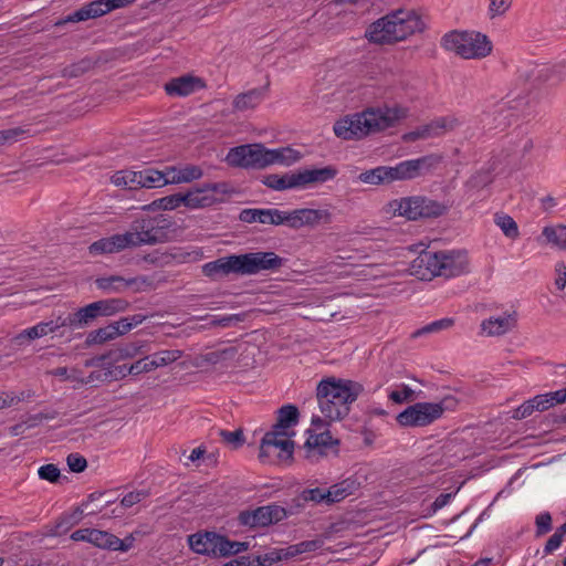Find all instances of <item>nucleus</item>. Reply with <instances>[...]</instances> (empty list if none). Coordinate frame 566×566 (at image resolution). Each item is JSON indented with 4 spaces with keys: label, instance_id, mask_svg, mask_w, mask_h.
<instances>
[{
    "label": "nucleus",
    "instance_id": "f257e3e1",
    "mask_svg": "<svg viewBox=\"0 0 566 566\" xmlns=\"http://www.w3.org/2000/svg\"><path fill=\"white\" fill-rule=\"evenodd\" d=\"M406 116L407 109L400 106L370 108L337 120L334 125V133L344 140L357 139L370 133L392 127Z\"/></svg>",
    "mask_w": 566,
    "mask_h": 566
},
{
    "label": "nucleus",
    "instance_id": "f03ea898",
    "mask_svg": "<svg viewBox=\"0 0 566 566\" xmlns=\"http://www.w3.org/2000/svg\"><path fill=\"white\" fill-rule=\"evenodd\" d=\"M363 390V386L353 380L334 377L321 380L316 388V398L322 415L329 421L344 419Z\"/></svg>",
    "mask_w": 566,
    "mask_h": 566
},
{
    "label": "nucleus",
    "instance_id": "7ed1b4c3",
    "mask_svg": "<svg viewBox=\"0 0 566 566\" xmlns=\"http://www.w3.org/2000/svg\"><path fill=\"white\" fill-rule=\"evenodd\" d=\"M426 28L420 14L413 9H398L373 22L366 33L376 44H394L406 40Z\"/></svg>",
    "mask_w": 566,
    "mask_h": 566
},
{
    "label": "nucleus",
    "instance_id": "20e7f679",
    "mask_svg": "<svg viewBox=\"0 0 566 566\" xmlns=\"http://www.w3.org/2000/svg\"><path fill=\"white\" fill-rule=\"evenodd\" d=\"M411 274L423 281L446 279L469 272L468 253L463 250L422 251L410 264Z\"/></svg>",
    "mask_w": 566,
    "mask_h": 566
},
{
    "label": "nucleus",
    "instance_id": "39448f33",
    "mask_svg": "<svg viewBox=\"0 0 566 566\" xmlns=\"http://www.w3.org/2000/svg\"><path fill=\"white\" fill-rule=\"evenodd\" d=\"M441 46L465 60L484 59L493 50L489 36L476 31H450L441 38Z\"/></svg>",
    "mask_w": 566,
    "mask_h": 566
},
{
    "label": "nucleus",
    "instance_id": "423d86ee",
    "mask_svg": "<svg viewBox=\"0 0 566 566\" xmlns=\"http://www.w3.org/2000/svg\"><path fill=\"white\" fill-rule=\"evenodd\" d=\"M336 175L337 169L335 167L326 166L323 168L304 169L293 174H271L264 176L262 182L273 190L282 191L324 184L335 178Z\"/></svg>",
    "mask_w": 566,
    "mask_h": 566
},
{
    "label": "nucleus",
    "instance_id": "0eeeda50",
    "mask_svg": "<svg viewBox=\"0 0 566 566\" xmlns=\"http://www.w3.org/2000/svg\"><path fill=\"white\" fill-rule=\"evenodd\" d=\"M395 212L409 220L437 218L447 211L444 205L421 196L402 198L399 201H395Z\"/></svg>",
    "mask_w": 566,
    "mask_h": 566
},
{
    "label": "nucleus",
    "instance_id": "6e6552de",
    "mask_svg": "<svg viewBox=\"0 0 566 566\" xmlns=\"http://www.w3.org/2000/svg\"><path fill=\"white\" fill-rule=\"evenodd\" d=\"M266 148L262 144H247L229 150L226 160L231 167L263 169L268 167Z\"/></svg>",
    "mask_w": 566,
    "mask_h": 566
},
{
    "label": "nucleus",
    "instance_id": "1a4fd4ad",
    "mask_svg": "<svg viewBox=\"0 0 566 566\" xmlns=\"http://www.w3.org/2000/svg\"><path fill=\"white\" fill-rule=\"evenodd\" d=\"M444 411L442 403L417 402L396 417L401 427H426L439 419Z\"/></svg>",
    "mask_w": 566,
    "mask_h": 566
},
{
    "label": "nucleus",
    "instance_id": "9d476101",
    "mask_svg": "<svg viewBox=\"0 0 566 566\" xmlns=\"http://www.w3.org/2000/svg\"><path fill=\"white\" fill-rule=\"evenodd\" d=\"M239 275H254L274 271L283 265V259L274 252H251L238 255Z\"/></svg>",
    "mask_w": 566,
    "mask_h": 566
},
{
    "label": "nucleus",
    "instance_id": "9b49d317",
    "mask_svg": "<svg viewBox=\"0 0 566 566\" xmlns=\"http://www.w3.org/2000/svg\"><path fill=\"white\" fill-rule=\"evenodd\" d=\"M294 442L289 433L282 430L266 432L261 441L259 458L261 461H271L272 455L280 459H290L293 454Z\"/></svg>",
    "mask_w": 566,
    "mask_h": 566
},
{
    "label": "nucleus",
    "instance_id": "f8f14e48",
    "mask_svg": "<svg viewBox=\"0 0 566 566\" xmlns=\"http://www.w3.org/2000/svg\"><path fill=\"white\" fill-rule=\"evenodd\" d=\"M287 517L284 507L277 504L259 506L254 510H245L239 513L238 521L240 525L249 527H265L281 522Z\"/></svg>",
    "mask_w": 566,
    "mask_h": 566
},
{
    "label": "nucleus",
    "instance_id": "ddd939ff",
    "mask_svg": "<svg viewBox=\"0 0 566 566\" xmlns=\"http://www.w3.org/2000/svg\"><path fill=\"white\" fill-rule=\"evenodd\" d=\"M96 287L105 293H122L126 290L142 292L151 287L147 276L124 277L120 275L102 276L95 280Z\"/></svg>",
    "mask_w": 566,
    "mask_h": 566
},
{
    "label": "nucleus",
    "instance_id": "4468645a",
    "mask_svg": "<svg viewBox=\"0 0 566 566\" xmlns=\"http://www.w3.org/2000/svg\"><path fill=\"white\" fill-rule=\"evenodd\" d=\"M227 192V185L223 182L209 184L202 188H195L184 193L185 207L189 209H203L219 202L217 195Z\"/></svg>",
    "mask_w": 566,
    "mask_h": 566
},
{
    "label": "nucleus",
    "instance_id": "2eb2a0df",
    "mask_svg": "<svg viewBox=\"0 0 566 566\" xmlns=\"http://www.w3.org/2000/svg\"><path fill=\"white\" fill-rule=\"evenodd\" d=\"M548 77L549 69L546 66L526 64L518 67L516 83L521 85V93H518L517 96L528 94L534 88L548 81Z\"/></svg>",
    "mask_w": 566,
    "mask_h": 566
},
{
    "label": "nucleus",
    "instance_id": "dca6fc26",
    "mask_svg": "<svg viewBox=\"0 0 566 566\" xmlns=\"http://www.w3.org/2000/svg\"><path fill=\"white\" fill-rule=\"evenodd\" d=\"M339 440L333 438L329 430L317 433H311L305 442L306 458H318L327 455L329 451L337 453Z\"/></svg>",
    "mask_w": 566,
    "mask_h": 566
},
{
    "label": "nucleus",
    "instance_id": "f3484780",
    "mask_svg": "<svg viewBox=\"0 0 566 566\" xmlns=\"http://www.w3.org/2000/svg\"><path fill=\"white\" fill-rule=\"evenodd\" d=\"M206 87V83L201 77L190 74L174 77L168 81L164 88L168 96L185 97L199 90Z\"/></svg>",
    "mask_w": 566,
    "mask_h": 566
},
{
    "label": "nucleus",
    "instance_id": "a211bd4d",
    "mask_svg": "<svg viewBox=\"0 0 566 566\" xmlns=\"http://www.w3.org/2000/svg\"><path fill=\"white\" fill-rule=\"evenodd\" d=\"M130 239L127 237V233H116L111 237L102 238L97 241H94L88 247V252L91 255H102V254H113L119 253L126 249L132 248Z\"/></svg>",
    "mask_w": 566,
    "mask_h": 566
},
{
    "label": "nucleus",
    "instance_id": "6ab92c4d",
    "mask_svg": "<svg viewBox=\"0 0 566 566\" xmlns=\"http://www.w3.org/2000/svg\"><path fill=\"white\" fill-rule=\"evenodd\" d=\"M238 255L219 258L202 265V273L211 280H220L231 273L239 274Z\"/></svg>",
    "mask_w": 566,
    "mask_h": 566
},
{
    "label": "nucleus",
    "instance_id": "aec40b11",
    "mask_svg": "<svg viewBox=\"0 0 566 566\" xmlns=\"http://www.w3.org/2000/svg\"><path fill=\"white\" fill-rule=\"evenodd\" d=\"M220 536L214 532L196 533L188 536V543L197 554L218 556Z\"/></svg>",
    "mask_w": 566,
    "mask_h": 566
},
{
    "label": "nucleus",
    "instance_id": "412c9836",
    "mask_svg": "<svg viewBox=\"0 0 566 566\" xmlns=\"http://www.w3.org/2000/svg\"><path fill=\"white\" fill-rule=\"evenodd\" d=\"M462 122L454 115L441 116L432 119L431 122L421 125L422 136L424 139L442 136L448 132L458 128Z\"/></svg>",
    "mask_w": 566,
    "mask_h": 566
},
{
    "label": "nucleus",
    "instance_id": "4be33fe9",
    "mask_svg": "<svg viewBox=\"0 0 566 566\" xmlns=\"http://www.w3.org/2000/svg\"><path fill=\"white\" fill-rule=\"evenodd\" d=\"M171 227L172 222L168 218L161 214L151 217L149 231L144 240L145 244L154 245L166 242L169 239Z\"/></svg>",
    "mask_w": 566,
    "mask_h": 566
},
{
    "label": "nucleus",
    "instance_id": "5701e85b",
    "mask_svg": "<svg viewBox=\"0 0 566 566\" xmlns=\"http://www.w3.org/2000/svg\"><path fill=\"white\" fill-rule=\"evenodd\" d=\"M269 84L238 94L232 102L233 109L245 112L258 107L266 96Z\"/></svg>",
    "mask_w": 566,
    "mask_h": 566
},
{
    "label": "nucleus",
    "instance_id": "b1692460",
    "mask_svg": "<svg viewBox=\"0 0 566 566\" xmlns=\"http://www.w3.org/2000/svg\"><path fill=\"white\" fill-rule=\"evenodd\" d=\"M113 10L114 9L112 7V3H109V0H95L76 10L73 14L69 17V21H85L88 19L102 17Z\"/></svg>",
    "mask_w": 566,
    "mask_h": 566
},
{
    "label": "nucleus",
    "instance_id": "393cba45",
    "mask_svg": "<svg viewBox=\"0 0 566 566\" xmlns=\"http://www.w3.org/2000/svg\"><path fill=\"white\" fill-rule=\"evenodd\" d=\"M516 318L513 314H504L499 317H490L482 322L481 327L490 336H499L513 329Z\"/></svg>",
    "mask_w": 566,
    "mask_h": 566
},
{
    "label": "nucleus",
    "instance_id": "a878e982",
    "mask_svg": "<svg viewBox=\"0 0 566 566\" xmlns=\"http://www.w3.org/2000/svg\"><path fill=\"white\" fill-rule=\"evenodd\" d=\"M99 317L95 302L78 308L76 312L67 315L69 327L78 329L88 326Z\"/></svg>",
    "mask_w": 566,
    "mask_h": 566
},
{
    "label": "nucleus",
    "instance_id": "bb28decb",
    "mask_svg": "<svg viewBox=\"0 0 566 566\" xmlns=\"http://www.w3.org/2000/svg\"><path fill=\"white\" fill-rule=\"evenodd\" d=\"M166 175L168 184L190 182L201 178L202 170L196 165H186L184 167H167Z\"/></svg>",
    "mask_w": 566,
    "mask_h": 566
},
{
    "label": "nucleus",
    "instance_id": "cd10ccee",
    "mask_svg": "<svg viewBox=\"0 0 566 566\" xmlns=\"http://www.w3.org/2000/svg\"><path fill=\"white\" fill-rule=\"evenodd\" d=\"M166 169L164 171L146 168L137 171L138 189L139 188H160L168 185Z\"/></svg>",
    "mask_w": 566,
    "mask_h": 566
},
{
    "label": "nucleus",
    "instance_id": "c85d7f7f",
    "mask_svg": "<svg viewBox=\"0 0 566 566\" xmlns=\"http://www.w3.org/2000/svg\"><path fill=\"white\" fill-rule=\"evenodd\" d=\"M151 217H142L135 219L130 223V228L128 231H126L127 237L130 239V245L132 248H137L142 245H146L144 240L147 237V233L149 231Z\"/></svg>",
    "mask_w": 566,
    "mask_h": 566
},
{
    "label": "nucleus",
    "instance_id": "c756f323",
    "mask_svg": "<svg viewBox=\"0 0 566 566\" xmlns=\"http://www.w3.org/2000/svg\"><path fill=\"white\" fill-rule=\"evenodd\" d=\"M83 511L76 507L71 514L61 515L55 524L48 531L49 536H61L66 534L73 526L80 523Z\"/></svg>",
    "mask_w": 566,
    "mask_h": 566
},
{
    "label": "nucleus",
    "instance_id": "7c9ffc66",
    "mask_svg": "<svg viewBox=\"0 0 566 566\" xmlns=\"http://www.w3.org/2000/svg\"><path fill=\"white\" fill-rule=\"evenodd\" d=\"M266 158H268V166L280 164L290 166L301 158L300 151L291 148V147H283L277 149H268L266 148Z\"/></svg>",
    "mask_w": 566,
    "mask_h": 566
},
{
    "label": "nucleus",
    "instance_id": "2f4dec72",
    "mask_svg": "<svg viewBox=\"0 0 566 566\" xmlns=\"http://www.w3.org/2000/svg\"><path fill=\"white\" fill-rule=\"evenodd\" d=\"M238 350L235 347H224L219 348L217 350L208 352L201 355V360L211 364V365H220L222 367H228L231 361L234 360Z\"/></svg>",
    "mask_w": 566,
    "mask_h": 566
},
{
    "label": "nucleus",
    "instance_id": "473e14b6",
    "mask_svg": "<svg viewBox=\"0 0 566 566\" xmlns=\"http://www.w3.org/2000/svg\"><path fill=\"white\" fill-rule=\"evenodd\" d=\"M442 161V156L430 154L417 159H409L415 178L434 169Z\"/></svg>",
    "mask_w": 566,
    "mask_h": 566
},
{
    "label": "nucleus",
    "instance_id": "72a5a7b5",
    "mask_svg": "<svg viewBox=\"0 0 566 566\" xmlns=\"http://www.w3.org/2000/svg\"><path fill=\"white\" fill-rule=\"evenodd\" d=\"M298 410L293 405H286L279 409L277 420L273 430L286 431V429L295 426L298 422Z\"/></svg>",
    "mask_w": 566,
    "mask_h": 566
},
{
    "label": "nucleus",
    "instance_id": "f704fd0d",
    "mask_svg": "<svg viewBox=\"0 0 566 566\" xmlns=\"http://www.w3.org/2000/svg\"><path fill=\"white\" fill-rule=\"evenodd\" d=\"M95 304L97 305L99 316H112L125 312L129 306L128 301L119 297L99 300L96 301Z\"/></svg>",
    "mask_w": 566,
    "mask_h": 566
},
{
    "label": "nucleus",
    "instance_id": "c9c22d12",
    "mask_svg": "<svg viewBox=\"0 0 566 566\" xmlns=\"http://www.w3.org/2000/svg\"><path fill=\"white\" fill-rule=\"evenodd\" d=\"M304 224L316 227L318 224H329L333 220L332 213L326 209L303 208Z\"/></svg>",
    "mask_w": 566,
    "mask_h": 566
},
{
    "label": "nucleus",
    "instance_id": "e433bc0d",
    "mask_svg": "<svg viewBox=\"0 0 566 566\" xmlns=\"http://www.w3.org/2000/svg\"><path fill=\"white\" fill-rule=\"evenodd\" d=\"M388 185L394 181L415 179L409 160H403L396 166H386Z\"/></svg>",
    "mask_w": 566,
    "mask_h": 566
},
{
    "label": "nucleus",
    "instance_id": "4c0bfd02",
    "mask_svg": "<svg viewBox=\"0 0 566 566\" xmlns=\"http://www.w3.org/2000/svg\"><path fill=\"white\" fill-rule=\"evenodd\" d=\"M353 482L348 480L342 481L340 483H336L326 490V505H332L334 503L340 502L348 495L353 493L352 489Z\"/></svg>",
    "mask_w": 566,
    "mask_h": 566
},
{
    "label": "nucleus",
    "instance_id": "58836bf2",
    "mask_svg": "<svg viewBox=\"0 0 566 566\" xmlns=\"http://www.w3.org/2000/svg\"><path fill=\"white\" fill-rule=\"evenodd\" d=\"M91 537L88 538V543L94 545L97 548L105 549V551H113L115 547V535L107 532L102 531L97 528H92V532H90Z\"/></svg>",
    "mask_w": 566,
    "mask_h": 566
},
{
    "label": "nucleus",
    "instance_id": "ea45409f",
    "mask_svg": "<svg viewBox=\"0 0 566 566\" xmlns=\"http://www.w3.org/2000/svg\"><path fill=\"white\" fill-rule=\"evenodd\" d=\"M542 234L546 238L547 242L560 250H566V226L545 227Z\"/></svg>",
    "mask_w": 566,
    "mask_h": 566
},
{
    "label": "nucleus",
    "instance_id": "a19ab883",
    "mask_svg": "<svg viewBox=\"0 0 566 566\" xmlns=\"http://www.w3.org/2000/svg\"><path fill=\"white\" fill-rule=\"evenodd\" d=\"M358 180L374 186L388 185L386 166L365 170L358 175Z\"/></svg>",
    "mask_w": 566,
    "mask_h": 566
},
{
    "label": "nucleus",
    "instance_id": "79ce46f5",
    "mask_svg": "<svg viewBox=\"0 0 566 566\" xmlns=\"http://www.w3.org/2000/svg\"><path fill=\"white\" fill-rule=\"evenodd\" d=\"M297 506H304L307 502L315 504H326V489L315 488L303 490L297 497L294 499Z\"/></svg>",
    "mask_w": 566,
    "mask_h": 566
},
{
    "label": "nucleus",
    "instance_id": "37998d69",
    "mask_svg": "<svg viewBox=\"0 0 566 566\" xmlns=\"http://www.w3.org/2000/svg\"><path fill=\"white\" fill-rule=\"evenodd\" d=\"M153 365V369L167 366L182 357L179 349H165L148 356Z\"/></svg>",
    "mask_w": 566,
    "mask_h": 566
},
{
    "label": "nucleus",
    "instance_id": "c03bdc74",
    "mask_svg": "<svg viewBox=\"0 0 566 566\" xmlns=\"http://www.w3.org/2000/svg\"><path fill=\"white\" fill-rule=\"evenodd\" d=\"M115 331H117V329L114 326H111V324H108L105 327H101L98 329L92 331L88 333L85 344L87 346H91V345L104 344L105 342L115 339L116 338Z\"/></svg>",
    "mask_w": 566,
    "mask_h": 566
},
{
    "label": "nucleus",
    "instance_id": "a18cd8bd",
    "mask_svg": "<svg viewBox=\"0 0 566 566\" xmlns=\"http://www.w3.org/2000/svg\"><path fill=\"white\" fill-rule=\"evenodd\" d=\"M495 224L503 231L505 237L510 239H516L520 235L518 227L515 220L506 213H495Z\"/></svg>",
    "mask_w": 566,
    "mask_h": 566
},
{
    "label": "nucleus",
    "instance_id": "49530a36",
    "mask_svg": "<svg viewBox=\"0 0 566 566\" xmlns=\"http://www.w3.org/2000/svg\"><path fill=\"white\" fill-rule=\"evenodd\" d=\"M95 65V61L91 57H84L78 62H75L69 66H65L61 74L63 77L73 78L83 75L84 73L92 70Z\"/></svg>",
    "mask_w": 566,
    "mask_h": 566
},
{
    "label": "nucleus",
    "instance_id": "de8ad7c7",
    "mask_svg": "<svg viewBox=\"0 0 566 566\" xmlns=\"http://www.w3.org/2000/svg\"><path fill=\"white\" fill-rule=\"evenodd\" d=\"M453 325H454V319L453 318L444 317V318L431 322V323L424 325L423 327L415 331L411 334V336L413 338H417V337H420V336H423V335L439 333L441 331H444V329H448V328L452 327Z\"/></svg>",
    "mask_w": 566,
    "mask_h": 566
},
{
    "label": "nucleus",
    "instance_id": "09e8293b",
    "mask_svg": "<svg viewBox=\"0 0 566 566\" xmlns=\"http://www.w3.org/2000/svg\"><path fill=\"white\" fill-rule=\"evenodd\" d=\"M111 180L117 187L138 189L137 171L119 170L112 176Z\"/></svg>",
    "mask_w": 566,
    "mask_h": 566
},
{
    "label": "nucleus",
    "instance_id": "8fccbe9b",
    "mask_svg": "<svg viewBox=\"0 0 566 566\" xmlns=\"http://www.w3.org/2000/svg\"><path fill=\"white\" fill-rule=\"evenodd\" d=\"M249 549V543L248 542H235L230 541L226 536H220V544H219V556H229V555H235L241 552H245Z\"/></svg>",
    "mask_w": 566,
    "mask_h": 566
},
{
    "label": "nucleus",
    "instance_id": "3c124183",
    "mask_svg": "<svg viewBox=\"0 0 566 566\" xmlns=\"http://www.w3.org/2000/svg\"><path fill=\"white\" fill-rule=\"evenodd\" d=\"M270 217V209H243L240 212L239 219L242 222L253 223L260 222L263 224H268V219Z\"/></svg>",
    "mask_w": 566,
    "mask_h": 566
},
{
    "label": "nucleus",
    "instance_id": "603ef678",
    "mask_svg": "<svg viewBox=\"0 0 566 566\" xmlns=\"http://www.w3.org/2000/svg\"><path fill=\"white\" fill-rule=\"evenodd\" d=\"M154 205L164 210H174L185 206V196L182 192L174 193L155 200Z\"/></svg>",
    "mask_w": 566,
    "mask_h": 566
},
{
    "label": "nucleus",
    "instance_id": "864d4df0",
    "mask_svg": "<svg viewBox=\"0 0 566 566\" xmlns=\"http://www.w3.org/2000/svg\"><path fill=\"white\" fill-rule=\"evenodd\" d=\"M28 133L29 129L23 127L0 130V146L13 144L23 138Z\"/></svg>",
    "mask_w": 566,
    "mask_h": 566
},
{
    "label": "nucleus",
    "instance_id": "5fc2aeb1",
    "mask_svg": "<svg viewBox=\"0 0 566 566\" xmlns=\"http://www.w3.org/2000/svg\"><path fill=\"white\" fill-rule=\"evenodd\" d=\"M513 0H489L488 13L491 19L504 15L511 8Z\"/></svg>",
    "mask_w": 566,
    "mask_h": 566
},
{
    "label": "nucleus",
    "instance_id": "6e6d98bb",
    "mask_svg": "<svg viewBox=\"0 0 566 566\" xmlns=\"http://www.w3.org/2000/svg\"><path fill=\"white\" fill-rule=\"evenodd\" d=\"M415 391L407 385H400L398 390H394L389 394V399L396 403H402L405 401L415 400Z\"/></svg>",
    "mask_w": 566,
    "mask_h": 566
},
{
    "label": "nucleus",
    "instance_id": "4d7b16f0",
    "mask_svg": "<svg viewBox=\"0 0 566 566\" xmlns=\"http://www.w3.org/2000/svg\"><path fill=\"white\" fill-rule=\"evenodd\" d=\"M149 494L150 493L148 490L132 491L124 495V497L120 501V505L125 509L132 507L133 505L148 497Z\"/></svg>",
    "mask_w": 566,
    "mask_h": 566
},
{
    "label": "nucleus",
    "instance_id": "13d9d810",
    "mask_svg": "<svg viewBox=\"0 0 566 566\" xmlns=\"http://www.w3.org/2000/svg\"><path fill=\"white\" fill-rule=\"evenodd\" d=\"M36 338H40L34 326L29 327L12 337L11 343L15 346H23Z\"/></svg>",
    "mask_w": 566,
    "mask_h": 566
},
{
    "label": "nucleus",
    "instance_id": "bf43d9fd",
    "mask_svg": "<svg viewBox=\"0 0 566 566\" xmlns=\"http://www.w3.org/2000/svg\"><path fill=\"white\" fill-rule=\"evenodd\" d=\"M38 474L40 479L51 483L57 482L61 476L60 469L52 463L40 467Z\"/></svg>",
    "mask_w": 566,
    "mask_h": 566
},
{
    "label": "nucleus",
    "instance_id": "052dcab7",
    "mask_svg": "<svg viewBox=\"0 0 566 566\" xmlns=\"http://www.w3.org/2000/svg\"><path fill=\"white\" fill-rule=\"evenodd\" d=\"M536 536L541 537L552 530V515L548 512L541 513L535 518Z\"/></svg>",
    "mask_w": 566,
    "mask_h": 566
},
{
    "label": "nucleus",
    "instance_id": "680f3d73",
    "mask_svg": "<svg viewBox=\"0 0 566 566\" xmlns=\"http://www.w3.org/2000/svg\"><path fill=\"white\" fill-rule=\"evenodd\" d=\"M67 465L72 472H83L87 467V461L78 453H71L66 459Z\"/></svg>",
    "mask_w": 566,
    "mask_h": 566
},
{
    "label": "nucleus",
    "instance_id": "e2e57ef3",
    "mask_svg": "<svg viewBox=\"0 0 566 566\" xmlns=\"http://www.w3.org/2000/svg\"><path fill=\"white\" fill-rule=\"evenodd\" d=\"M151 370H154V369H153V365L150 363V358L148 356H146V357L135 361L134 364H132L128 367L127 373L129 375H139V374L148 373Z\"/></svg>",
    "mask_w": 566,
    "mask_h": 566
},
{
    "label": "nucleus",
    "instance_id": "0e129e2a",
    "mask_svg": "<svg viewBox=\"0 0 566 566\" xmlns=\"http://www.w3.org/2000/svg\"><path fill=\"white\" fill-rule=\"evenodd\" d=\"M139 534V532H133L128 534L125 538L120 539L115 535V547L114 552H128L136 541V535Z\"/></svg>",
    "mask_w": 566,
    "mask_h": 566
},
{
    "label": "nucleus",
    "instance_id": "69168bd1",
    "mask_svg": "<svg viewBox=\"0 0 566 566\" xmlns=\"http://www.w3.org/2000/svg\"><path fill=\"white\" fill-rule=\"evenodd\" d=\"M220 436L226 443L232 444L234 447L241 446L244 441L243 433L241 430H234V431L220 430Z\"/></svg>",
    "mask_w": 566,
    "mask_h": 566
},
{
    "label": "nucleus",
    "instance_id": "338daca9",
    "mask_svg": "<svg viewBox=\"0 0 566 566\" xmlns=\"http://www.w3.org/2000/svg\"><path fill=\"white\" fill-rule=\"evenodd\" d=\"M254 558H255L254 562H255L256 566L258 565H260V566L272 565L274 563H277V562L282 560V557L280 556L279 549L270 552V553H266L264 555H258Z\"/></svg>",
    "mask_w": 566,
    "mask_h": 566
},
{
    "label": "nucleus",
    "instance_id": "774afa93",
    "mask_svg": "<svg viewBox=\"0 0 566 566\" xmlns=\"http://www.w3.org/2000/svg\"><path fill=\"white\" fill-rule=\"evenodd\" d=\"M555 285L557 290L562 291L566 286V264L563 261L557 262L555 265Z\"/></svg>",
    "mask_w": 566,
    "mask_h": 566
}]
</instances>
